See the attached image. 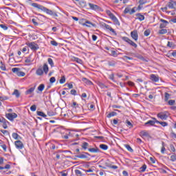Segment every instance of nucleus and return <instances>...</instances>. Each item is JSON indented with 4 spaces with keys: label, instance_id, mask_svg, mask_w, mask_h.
Masks as SVG:
<instances>
[{
    "label": "nucleus",
    "instance_id": "obj_27",
    "mask_svg": "<svg viewBox=\"0 0 176 176\" xmlns=\"http://www.w3.org/2000/svg\"><path fill=\"white\" fill-rule=\"evenodd\" d=\"M155 123H156V121L148 120L144 124L145 126H147V124H148L149 126H155Z\"/></svg>",
    "mask_w": 176,
    "mask_h": 176
},
{
    "label": "nucleus",
    "instance_id": "obj_58",
    "mask_svg": "<svg viewBox=\"0 0 176 176\" xmlns=\"http://www.w3.org/2000/svg\"><path fill=\"white\" fill-rule=\"evenodd\" d=\"M130 8H126L125 9H124V13L125 14H127V13H129L130 14Z\"/></svg>",
    "mask_w": 176,
    "mask_h": 176
},
{
    "label": "nucleus",
    "instance_id": "obj_26",
    "mask_svg": "<svg viewBox=\"0 0 176 176\" xmlns=\"http://www.w3.org/2000/svg\"><path fill=\"white\" fill-rule=\"evenodd\" d=\"M12 138H14V140H21V137L17 133H12Z\"/></svg>",
    "mask_w": 176,
    "mask_h": 176
},
{
    "label": "nucleus",
    "instance_id": "obj_23",
    "mask_svg": "<svg viewBox=\"0 0 176 176\" xmlns=\"http://www.w3.org/2000/svg\"><path fill=\"white\" fill-rule=\"evenodd\" d=\"M154 120H155V122L158 123L159 124H161V126H162V127H166V126H168V124L166 122H160L158 120H156V118H153Z\"/></svg>",
    "mask_w": 176,
    "mask_h": 176
},
{
    "label": "nucleus",
    "instance_id": "obj_13",
    "mask_svg": "<svg viewBox=\"0 0 176 176\" xmlns=\"http://www.w3.org/2000/svg\"><path fill=\"white\" fill-rule=\"evenodd\" d=\"M109 56H111L112 57H118L120 53L118 54V51H115L113 48H111L109 51Z\"/></svg>",
    "mask_w": 176,
    "mask_h": 176
},
{
    "label": "nucleus",
    "instance_id": "obj_41",
    "mask_svg": "<svg viewBox=\"0 0 176 176\" xmlns=\"http://www.w3.org/2000/svg\"><path fill=\"white\" fill-rule=\"evenodd\" d=\"M125 148L127 149V151H129V152H131V153L134 152V150H133L131 146H130V145L129 144H126Z\"/></svg>",
    "mask_w": 176,
    "mask_h": 176
},
{
    "label": "nucleus",
    "instance_id": "obj_57",
    "mask_svg": "<svg viewBox=\"0 0 176 176\" xmlns=\"http://www.w3.org/2000/svg\"><path fill=\"white\" fill-rule=\"evenodd\" d=\"M168 105H174V104H175V101L174 100H170L168 102Z\"/></svg>",
    "mask_w": 176,
    "mask_h": 176
},
{
    "label": "nucleus",
    "instance_id": "obj_61",
    "mask_svg": "<svg viewBox=\"0 0 176 176\" xmlns=\"http://www.w3.org/2000/svg\"><path fill=\"white\" fill-rule=\"evenodd\" d=\"M170 151H171L172 152H175V147H174V145L170 144Z\"/></svg>",
    "mask_w": 176,
    "mask_h": 176
},
{
    "label": "nucleus",
    "instance_id": "obj_20",
    "mask_svg": "<svg viewBox=\"0 0 176 176\" xmlns=\"http://www.w3.org/2000/svg\"><path fill=\"white\" fill-rule=\"evenodd\" d=\"M136 19L138 20H140V21H144V20H145V16L141 14V13L136 14Z\"/></svg>",
    "mask_w": 176,
    "mask_h": 176
},
{
    "label": "nucleus",
    "instance_id": "obj_36",
    "mask_svg": "<svg viewBox=\"0 0 176 176\" xmlns=\"http://www.w3.org/2000/svg\"><path fill=\"white\" fill-rule=\"evenodd\" d=\"M0 69H1V71H6V67L2 61L0 62Z\"/></svg>",
    "mask_w": 176,
    "mask_h": 176
},
{
    "label": "nucleus",
    "instance_id": "obj_49",
    "mask_svg": "<svg viewBox=\"0 0 176 176\" xmlns=\"http://www.w3.org/2000/svg\"><path fill=\"white\" fill-rule=\"evenodd\" d=\"M0 131L1 133H3L4 135H9V131H8L7 130L1 129L0 130Z\"/></svg>",
    "mask_w": 176,
    "mask_h": 176
},
{
    "label": "nucleus",
    "instance_id": "obj_11",
    "mask_svg": "<svg viewBox=\"0 0 176 176\" xmlns=\"http://www.w3.org/2000/svg\"><path fill=\"white\" fill-rule=\"evenodd\" d=\"M14 145L16 149L21 150L23 149V148H24V144H23V142H21V140L15 141Z\"/></svg>",
    "mask_w": 176,
    "mask_h": 176
},
{
    "label": "nucleus",
    "instance_id": "obj_50",
    "mask_svg": "<svg viewBox=\"0 0 176 176\" xmlns=\"http://www.w3.org/2000/svg\"><path fill=\"white\" fill-rule=\"evenodd\" d=\"M170 160L171 162H176V155L173 154L170 156Z\"/></svg>",
    "mask_w": 176,
    "mask_h": 176
},
{
    "label": "nucleus",
    "instance_id": "obj_19",
    "mask_svg": "<svg viewBox=\"0 0 176 176\" xmlns=\"http://www.w3.org/2000/svg\"><path fill=\"white\" fill-rule=\"evenodd\" d=\"M150 79L153 82H159V76H156L155 74H151Z\"/></svg>",
    "mask_w": 176,
    "mask_h": 176
},
{
    "label": "nucleus",
    "instance_id": "obj_40",
    "mask_svg": "<svg viewBox=\"0 0 176 176\" xmlns=\"http://www.w3.org/2000/svg\"><path fill=\"white\" fill-rule=\"evenodd\" d=\"M81 146H82V149L86 150V149H87V147L89 146V143L85 142L82 143Z\"/></svg>",
    "mask_w": 176,
    "mask_h": 176
},
{
    "label": "nucleus",
    "instance_id": "obj_31",
    "mask_svg": "<svg viewBox=\"0 0 176 176\" xmlns=\"http://www.w3.org/2000/svg\"><path fill=\"white\" fill-rule=\"evenodd\" d=\"M158 34L160 35H164V34H167V29H161L159 30Z\"/></svg>",
    "mask_w": 176,
    "mask_h": 176
},
{
    "label": "nucleus",
    "instance_id": "obj_1",
    "mask_svg": "<svg viewBox=\"0 0 176 176\" xmlns=\"http://www.w3.org/2000/svg\"><path fill=\"white\" fill-rule=\"evenodd\" d=\"M31 6H32L33 8H36V9H39L43 12H45V13H47V14H50V16H54V17H58V14H57V13L53 12L52 10L46 8V7L42 5L38 4L36 3H32L31 4Z\"/></svg>",
    "mask_w": 176,
    "mask_h": 176
},
{
    "label": "nucleus",
    "instance_id": "obj_63",
    "mask_svg": "<svg viewBox=\"0 0 176 176\" xmlns=\"http://www.w3.org/2000/svg\"><path fill=\"white\" fill-rule=\"evenodd\" d=\"M1 148L3 149V151H5V152H6V149H7V146H6V144H1Z\"/></svg>",
    "mask_w": 176,
    "mask_h": 176
},
{
    "label": "nucleus",
    "instance_id": "obj_15",
    "mask_svg": "<svg viewBox=\"0 0 176 176\" xmlns=\"http://www.w3.org/2000/svg\"><path fill=\"white\" fill-rule=\"evenodd\" d=\"M106 167H109V168H112L113 170H118V167L116 165H112V163L107 162L104 163Z\"/></svg>",
    "mask_w": 176,
    "mask_h": 176
},
{
    "label": "nucleus",
    "instance_id": "obj_21",
    "mask_svg": "<svg viewBox=\"0 0 176 176\" xmlns=\"http://www.w3.org/2000/svg\"><path fill=\"white\" fill-rule=\"evenodd\" d=\"M1 123H3V129H8V123H9V122L6 120V119L2 118Z\"/></svg>",
    "mask_w": 176,
    "mask_h": 176
},
{
    "label": "nucleus",
    "instance_id": "obj_35",
    "mask_svg": "<svg viewBox=\"0 0 176 176\" xmlns=\"http://www.w3.org/2000/svg\"><path fill=\"white\" fill-rule=\"evenodd\" d=\"M98 85L101 89H108V86L104 85V84L101 82H99Z\"/></svg>",
    "mask_w": 176,
    "mask_h": 176
},
{
    "label": "nucleus",
    "instance_id": "obj_37",
    "mask_svg": "<svg viewBox=\"0 0 176 176\" xmlns=\"http://www.w3.org/2000/svg\"><path fill=\"white\" fill-rule=\"evenodd\" d=\"M47 62H48V64H50V65H51L52 67H54V62H53V59H52L51 58H49L47 59Z\"/></svg>",
    "mask_w": 176,
    "mask_h": 176
},
{
    "label": "nucleus",
    "instance_id": "obj_48",
    "mask_svg": "<svg viewBox=\"0 0 176 176\" xmlns=\"http://www.w3.org/2000/svg\"><path fill=\"white\" fill-rule=\"evenodd\" d=\"M30 111H32V112H35V111H36V105H32L30 107Z\"/></svg>",
    "mask_w": 176,
    "mask_h": 176
},
{
    "label": "nucleus",
    "instance_id": "obj_7",
    "mask_svg": "<svg viewBox=\"0 0 176 176\" xmlns=\"http://www.w3.org/2000/svg\"><path fill=\"white\" fill-rule=\"evenodd\" d=\"M6 118L10 120V122H13L17 118V114L16 113H8L6 114Z\"/></svg>",
    "mask_w": 176,
    "mask_h": 176
},
{
    "label": "nucleus",
    "instance_id": "obj_29",
    "mask_svg": "<svg viewBox=\"0 0 176 176\" xmlns=\"http://www.w3.org/2000/svg\"><path fill=\"white\" fill-rule=\"evenodd\" d=\"M35 90L34 87H31L30 89H28L25 91V94L28 95V94H32V93H34V91Z\"/></svg>",
    "mask_w": 176,
    "mask_h": 176
},
{
    "label": "nucleus",
    "instance_id": "obj_45",
    "mask_svg": "<svg viewBox=\"0 0 176 176\" xmlns=\"http://www.w3.org/2000/svg\"><path fill=\"white\" fill-rule=\"evenodd\" d=\"M168 8H169V9H174V3H173L171 1H169L168 3Z\"/></svg>",
    "mask_w": 176,
    "mask_h": 176
},
{
    "label": "nucleus",
    "instance_id": "obj_25",
    "mask_svg": "<svg viewBox=\"0 0 176 176\" xmlns=\"http://www.w3.org/2000/svg\"><path fill=\"white\" fill-rule=\"evenodd\" d=\"M89 152H91V153H98L100 152V149L98 148H91L88 149Z\"/></svg>",
    "mask_w": 176,
    "mask_h": 176
},
{
    "label": "nucleus",
    "instance_id": "obj_2",
    "mask_svg": "<svg viewBox=\"0 0 176 176\" xmlns=\"http://www.w3.org/2000/svg\"><path fill=\"white\" fill-rule=\"evenodd\" d=\"M43 72H45V75H47V73L49 72V66H47V64L45 63L42 67H38V69L36 71V75L38 76H42L43 75Z\"/></svg>",
    "mask_w": 176,
    "mask_h": 176
},
{
    "label": "nucleus",
    "instance_id": "obj_38",
    "mask_svg": "<svg viewBox=\"0 0 176 176\" xmlns=\"http://www.w3.org/2000/svg\"><path fill=\"white\" fill-rule=\"evenodd\" d=\"M146 170V164H144L142 167L140 168V173H145Z\"/></svg>",
    "mask_w": 176,
    "mask_h": 176
},
{
    "label": "nucleus",
    "instance_id": "obj_55",
    "mask_svg": "<svg viewBox=\"0 0 176 176\" xmlns=\"http://www.w3.org/2000/svg\"><path fill=\"white\" fill-rule=\"evenodd\" d=\"M150 161L151 162V163H153V164H155V163H156V158H155L153 157H151Z\"/></svg>",
    "mask_w": 176,
    "mask_h": 176
},
{
    "label": "nucleus",
    "instance_id": "obj_5",
    "mask_svg": "<svg viewBox=\"0 0 176 176\" xmlns=\"http://www.w3.org/2000/svg\"><path fill=\"white\" fill-rule=\"evenodd\" d=\"M26 45L31 49V50H38V49H39V45L35 42H28L26 43Z\"/></svg>",
    "mask_w": 176,
    "mask_h": 176
},
{
    "label": "nucleus",
    "instance_id": "obj_9",
    "mask_svg": "<svg viewBox=\"0 0 176 176\" xmlns=\"http://www.w3.org/2000/svg\"><path fill=\"white\" fill-rule=\"evenodd\" d=\"M12 71L14 74H16L17 76H25V73L20 72V68L19 67H14L12 69Z\"/></svg>",
    "mask_w": 176,
    "mask_h": 176
},
{
    "label": "nucleus",
    "instance_id": "obj_34",
    "mask_svg": "<svg viewBox=\"0 0 176 176\" xmlns=\"http://www.w3.org/2000/svg\"><path fill=\"white\" fill-rule=\"evenodd\" d=\"M37 89L38 90V91H43V90H45V85L44 84H41Z\"/></svg>",
    "mask_w": 176,
    "mask_h": 176
},
{
    "label": "nucleus",
    "instance_id": "obj_28",
    "mask_svg": "<svg viewBox=\"0 0 176 176\" xmlns=\"http://www.w3.org/2000/svg\"><path fill=\"white\" fill-rule=\"evenodd\" d=\"M162 148H161V153H162V155H164L165 152H166V144H164V142H162Z\"/></svg>",
    "mask_w": 176,
    "mask_h": 176
},
{
    "label": "nucleus",
    "instance_id": "obj_54",
    "mask_svg": "<svg viewBox=\"0 0 176 176\" xmlns=\"http://www.w3.org/2000/svg\"><path fill=\"white\" fill-rule=\"evenodd\" d=\"M168 98H170V94L167 92L165 93V101H168Z\"/></svg>",
    "mask_w": 176,
    "mask_h": 176
},
{
    "label": "nucleus",
    "instance_id": "obj_56",
    "mask_svg": "<svg viewBox=\"0 0 176 176\" xmlns=\"http://www.w3.org/2000/svg\"><path fill=\"white\" fill-rule=\"evenodd\" d=\"M74 61H76L78 64H82V60L79 58H74Z\"/></svg>",
    "mask_w": 176,
    "mask_h": 176
},
{
    "label": "nucleus",
    "instance_id": "obj_3",
    "mask_svg": "<svg viewBox=\"0 0 176 176\" xmlns=\"http://www.w3.org/2000/svg\"><path fill=\"white\" fill-rule=\"evenodd\" d=\"M106 13L107 16H109V17L111 19V20L113 21L116 25H120V23L119 22V20L118 19L116 16L113 14V13H111L110 10H107Z\"/></svg>",
    "mask_w": 176,
    "mask_h": 176
},
{
    "label": "nucleus",
    "instance_id": "obj_8",
    "mask_svg": "<svg viewBox=\"0 0 176 176\" xmlns=\"http://www.w3.org/2000/svg\"><path fill=\"white\" fill-rule=\"evenodd\" d=\"M157 118L161 119L162 120H167V118H168V112H161L157 114Z\"/></svg>",
    "mask_w": 176,
    "mask_h": 176
},
{
    "label": "nucleus",
    "instance_id": "obj_18",
    "mask_svg": "<svg viewBox=\"0 0 176 176\" xmlns=\"http://www.w3.org/2000/svg\"><path fill=\"white\" fill-rule=\"evenodd\" d=\"M161 23L160 25V28L162 29V28H166V27H167V25L168 24V21H167L166 20L164 19H160Z\"/></svg>",
    "mask_w": 176,
    "mask_h": 176
},
{
    "label": "nucleus",
    "instance_id": "obj_43",
    "mask_svg": "<svg viewBox=\"0 0 176 176\" xmlns=\"http://www.w3.org/2000/svg\"><path fill=\"white\" fill-rule=\"evenodd\" d=\"M108 64L110 67H115L116 65V62L114 60L109 61Z\"/></svg>",
    "mask_w": 176,
    "mask_h": 176
},
{
    "label": "nucleus",
    "instance_id": "obj_44",
    "mask_svg": "<svg viewBox=\"0 0 176 176\" xmlns=\"http://www.w3.org/2000/svg\"><path fill=\"white\" fill-rule=\"evenodd\" d=\"M74 173L77 176H82V172L80 170L76 169Z\"/></svg>",
    "mask_w": 176,
    "mask_h": 176
},
{
    "label": "nucleus",
    "instance_id": "obj_39",
    "mask_svg": "<svg viewBox=\"0 0 176 176\" xmlns=\"http://www.w3.org/2000/svg\"><path fill=\"white\" fill-rule=\"evenodd\" d=\"M38 116H41L42 118H46L47 116L42 111H37Z\"/></svg>",
    "mask_w": 176,
    "mask_h": 176
},
{
    "label": "nucleus",
    "instance_id": "obj_17",
    "mask_svg": "<svg viewBox=\"0 0 176 176\" xmlns=\"http://www.w3.org/2000/svg\"><path fill=\"white\" fill-rule=\"evenodd\" d=\"M84 27H88L89 28H91V27H96V24L93 23L89 21H86L85 23H82Z\"/></svg>",
    "mask_w": 176,
    "mask_h": 176
},
{
    "label": "nucleus",
    "instance_id": "obj_16",
    "mask_svg": "<svg viewBox=\"0 0 176 176\" xmlns=\"http://www.w3.org/2000/svg\"><path fill=\"white\" fill-rule=\"evenodd\" d=\"M34 58L32 56V54H30L28 57H27L25 60V63H26V64H28L30 65V64H31L32 63H34Z\"/></svg>",
    "mask_w": 176,
    "mask_h": 176
},
{
    "label": "nucleus",
    "instance_id": "obj_64",
    "mask_svg": "<svg viewBox=\"0 0 176 176\" xmlns=\"http://www.w3.org/2000/svg\"><path fill=\"white\" fill-rule=\"evenodd\" d=\"M171 56H173V57H174L175 58H176V50L173 51L171 53Z\"/></svg>",
    "mask_w": 176,
    "mask_h": 176
},
{
    "label": "nucleus",
    "instance_id": "obj_47",
    "mask_svg": "<svg viewBox=\"0 0 176 176\" xmlns=\"http://www.w3.org/2000/svg\"><path fill=\"white\" fill-rule=\"evenodd\" d=\"M151 35V30H146L144 31V36H149Z\"/></svg>",
    "mask_w": 176,
    "mask_h": 176
},
{
    "label": "nucleus",
    "instance_id": "obj_22",
    "mask_svg": "<svg viewBox=\"0 0 176 176\" xmlns=\"http://www.w3.org/2000/svg\"><path fill=\"white\" fill-rule=\"evenodd\" d=\"M21 95V94L20 93V91H19V89H14V92L12 93V96H15V97H16V98H19Z\"/></svg>",
    "mask_w": 176,
    "mask_h": 176
},
{
    "label": "nucleus",
    "instance_id": "obj_52",
    "mask_svg": "<svg viewBox=\"0 0 176 176\" xmlns=\"http://www.w3.org/2000/svg\"><path fill=\"white\" fill-rule=\"evenodd\" d=\"M126 126H128V127H129L130 129H131V127H133V124H131V122H130V121H129V120H126Z\"/></svg>",
    "mask_w": 176,
    "mask_h": 176
},
{
    "label": "nucleus",
    "instance_id": "obj_42",
    "mask_svg": "<svg viewBox=\"0 0 176 176\" xmlns=\"http://www.w3.org/2000/svg\"><path fill=\"white\" fill-rule=\"evenodd\" d=\"M117 113L115 111H112L107 115V118H112L113 116H116Z\"/></svg>",
    "mask_w": 176,
    "mask_h": 176
},
{
    "label": "nucleus",
    "instance_id": "obj_62",
    "mask_svg": "<svg viewBox=\"0 0 176 176\" xmlns=\"http://www.w3.org/2000/svg\"><path fill=\"white\" fill-rule=\"evenodd\" d=\"M134 13H135V8H133L131 10H130L129 14H134Z\"/></svg>",
    "mask_w": 176,
    "mask_h": 176
},
{
    "label": "nucleus",
    "instance_id": "obj_24",
    "mask_svg": "<svg viewBox=\"0 0 176 176\" xmlns=\"http://www.w3.org/2000/svg\"><path fill=\"white\" fill-rule=\"evenodd\" d=\"M82 81L84 82V83H86V85H89V86L93 85V82L86 78H82Z\"/></svg>",
    "mask_w": 176,
    "mask_h": 176
},
{
    "label": "nucleus",
    "instance_id": "obj_30",
    "mask_svg": "<svg viewBox=\"0 0 176 176\" xmlns=\"http://www.w3.org/2000/svg\"><path fill=\"white\" fill-rule=\"evenodd\" d=\"M168 47H170L171 49H174L175 47V44L171 41H168L167 43Z\"/></svg>",
    "mask_w": 176,
    "mask_h": 176
},
{
    "label": "nucleus",
    "instance_id": "obj_46",
    "mask_svg": "<svg viewBox=\"0 0 176 176\" xmlns=\"http://www.w3.org/2000/svg\"><path fill=\"white\" fill-rule=\"evenodd\" d=\"M65 82V76H63L61 77V78L59 80V82L60 83V85H63V83Z\"/></svg>",
    "mask_w": 176,
    "mask_h": 176
},
{
    "label": "nucleus",
    "instance_id": "obj_51",
    "mask_svg": "<svg viewBox=\"0 0 176 176\" xmlns=\"http://www.w3.org/2000/svg\"><path fill=\"white\" fill-rule=\"evenodd\" d=\"M50 43L52 45V46H58V43H57L56 41H51Z\"/></svg>",
    "mask_w": 176,
    "mask_h": 176
},
{
    "label": "nucleus",
    "instance_id": "obj_33",
    "mask_svg": "<svg viewBox=\"0 0 176 176\" xmlns=\"http://www.w3.org/2000/svg\"><path fill=\"white\" fill-rule=\"evenodd\" d=\"M0 28H2L3 31H8V30H9V28L6 24H0Z\"/></svg>",
    "mask_w": 176,
    "mask_h": 176
},
{
    "label": "nucleus",
    "instance_id": "obj_4",
    "mask_svg": "<svg viewBox=\"0 0 176 176\" xmlns=\"http://www.w3.org/2000/svg\"><path fill=\"white\" fill-rule=\"evenodd\" d=\"M122 41H124V42H126V43L130 45V46L135 47V49H137V47H138L137 43H134V41H133L131 39L129 38L128 37H126V36L122 37Z\"/></svg>",
    "mask_w": 176,
    "mask_h": 176
},
{
    "label": "nucleus",
    "instance_id": "obj_14",
    "mask_svg": "<svg viewBox=\"0 0 176 176\" xmlns=\"http://www.w3.org/2000/svg\"><path fill=\"white\" fill-rule=\"evenodd\" d=\"M90 156L89 153L84 152L83 154H80L76 155V157H78V159H87Z\"/></svg>",
    "mask_w": 176,
    "mask_h": 176
},
{
    "label": "nucleus",
    "instance_id": "obj_53",
    "mask_svg": "<svg viewBox=\"0 0 176 176\" xmlns=\"http://www.w3.org/2000/svg\"><path fill=\"white\" fill-rule=\"evenodd\" d=\"M47 115L48 116H54L56 115V113L50 111H47Z\"/></svg>",
    "mask_w": 176,
    "mask_h": 176
},
{
    "label": "nucleus",
    "instance_id": "obj_6",
    "mask_svg": "<svg viewBox=\"0 0 176 176\" xmlns=\"http://www.w3.org/2000/svg\"><path fill=\"white\" fill-rule=\"evenodd\" d=\"M88 6H89L91 10H95V12H101V10H102L101 7L98 6V5L89 3Z\"/></svg>",
    "mask_w": 176,
    "mask_h": 176
},
{
    "label": "nucleus",
    "instance_id": "obj_12",
    "mask_svg": "<svg viewBox=\"0 0 176 176\" xmlns=\"http://www.w3.org/2000/svg\"><path fill=\"white\" fill-rule=\"evenodd\" d=\"M131 36L135 42L138 41V32L137 30H133L131 32Z\"/></svg>",
    "mask_w": 176,
    "mask_h": 176
},
{
    "label": "nucleus",
    "instance_id": "obj_59",
    "mask_svg": "<svg viewBox=\"0 0 176 176\" xmlns=\"http://www.w3.org/2000/svg\"><path fill=\"white\" fill-rule=\"evenodd\" d=\"M147 1L146 0H140L139 3L140 5H145Z\"/></svg>",
    "mask_w": 176,
    "mask_h": 176
},
{
    "label": "nucleus",
    "instance_id": "obj_60",
    "mask_svg": "<svg viewBox=\"0 0 176 176\" xmlns=\"http://www.w3.org/2000/svg\"><path fill=\"white\" fill-rule=\"evenodd\" d=\"M50 83H54L56 82V78L55 77H51L50 79Z\"/></svg>",
    "mask_w": 176,
    "mask_h": 176
},
{
    "label": "nucleus",
    "instance_id": "obj_32",
    "mask_svg": "<svg viewBox=\"0 0 176 176\" xmlns=\"http://www.w3.org/2000/svg\"><path fill=\"white\" fill-rule=\"evenodd\" d=\"M99 148H100V149H102L103 151H107L108 150V145H107V144H100Z\"/></svg>",
    "mask_w": 176,
    "mask_h": 176
},
{
    "label": "nucleus",
    "instance_id": "obj_10",
    "mask_svg": "<svg viewBox=\"0 0 176 176\" xmlns=\"http://www.w3.org/2000/svg\"><path fill=\"white\" fill-rule=\"evenodd\" d=\"M102 25L103 28L108 30L109 31H110V32H112V34H113V35H116V32L115 31V30H113V28H112V27L109 26V25H108L107 23H103Z\"/></svg>",
    "mask_w": 176,
    "mask_h": 176
}]
</instances>
